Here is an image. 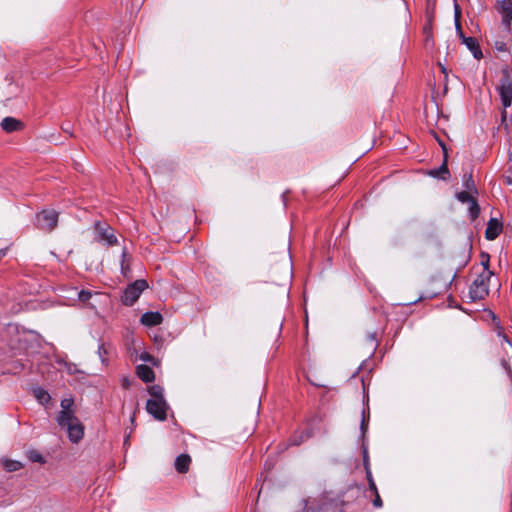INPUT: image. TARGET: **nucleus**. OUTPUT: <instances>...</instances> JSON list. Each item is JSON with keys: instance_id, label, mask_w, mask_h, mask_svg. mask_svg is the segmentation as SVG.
Instances as JSON below:
<instances>
[{"instance_id": "nucleus-1", "label": "nucleus", "mask_w": 512, "mask_h": 512, "mask_svg": "<svg viewBox=\"0 0 512 512\" xmlns=\"http://www.w3.org/2000/svg\"><path fill=\"white\" fill-rule=\"evenodd\" d=\"M492 275V271H483L473 280L469 287V298L472 302L483 300L488 296L489 281Z\"/></svg>"}, {"instance_id": "nucleus-2", "label": "nucleus", "mask_w": 512, "mask_h": 512, "mask_svg": "<svg viewBox=\"0 0 512 512\" xmlns=\"http://www.w3.org/2000/svg\"><path fill=\"white\" fill-rule=\"evenodd\" d=\"M456 277V273H454L450 278L449 277H442L441 275H436L431 278V284L434 285L433 288H428L424 292H422L419 296V298L412 303H416L420 300L424 299H433L437 297L438 295L444 293L449 289L452 282L454 281Z\"/></svg>"}, {"instance_id": "nucleus-3", "label": "nucleus", "mask_w": 512, "mask_h": 512, "mask_svg": "<svg viewBox=\"0 0 512 512\" xmlns=\"http://www.w3.org/2000/svg\"><path fill=\"white\" fill-rule=\"evenodd\" d=\"M148 287L144 279H139L129 284L122 295V302L126 306H132L140 297L141 293Z\"/></svg>"}, {"instance_id": "nucleus-4", "label": "nucleus", "mask_w": 512, "mask_h": 512, "mask_svg": "<svg viewBox=\"0 0 512 512\" xmlns=\"http://www.w3.org/2000/svg\"><path fill=\"white\" fill-rule=\"evenodd\" d=\"M497 90L503 107H510L512 104V80L508 71L503 72Z\"/></svg>"}, {"instance_id": "nucleus-5", "label": "nucleus", "mask_w": 512, "mask_h": 512, "mask_svg": "<svg viewBox=\"0 0 512 512\" xmlns=\"http://www.w3.org/2000/svg\"><path fill=\"white\" fill-rule=\"evenodd\" d=\"M58 213L55 210H43L36 215V226L51 231L57 226Z\"/></svg>"}, {"instance_id": "nucleus-6", "label": "nucleus", "mask_w": 512, "mask_h": 512, "mask_svg": "<svg viewBox=\"0 0 512 512\" xmlns=\"http://www.w3.org/2000/svg\"><path fill=\"white\" fill-rule=\"evenodd\" d=\"M337 505L329 503L326 498L319 500H304V509L302 512H336Z\"/></svg>"}, {"instance_id": "nucleus-7", "label": "nucleus", "mask_w": 512, "mask_h": 512, "mask_svg": "<svg viewBox=\"0 0 512 512\" xmlns=\"http://www.w3.org/2000/svg\"><path fill=\"white\" fill-rule=\"evenodd\" d=\"M167 409L168 405L165 400H147L146 410L156 420L164 421L167 417Z\"/></svg>"}, {"instance_id": "nucleus-8", "label": "nucleus", "mask_w": 512, "mask_h": 512, "mask_svg": "<svg viewBox=\"0 0 512 512\" xmlns=\"http://www.w3.org/2000/svg\"><path fill=\"white\" fill-rule=\"evenodd\" d=\"M95 231L97 233L98 241H105L109 246L115 245L117 243V237L115 236L114 231L110 226L97 222L95 224Z\"/></svg>"}, {"instance_id": "nucleus-9", "label": "nucleus", "mask_w": 512, "mask_h": 512, "mask_svg": "<svg viewBox=\"0 0 512 512\" xmlns=\"http://www.w3.org/2000/svg\"><path fill=\"white\" fill-rule=\"evenodd\" d=\"M503 225L497 218H491L485 230V238L487 240H495L502 232Z\"/></svg>"}, {"instance_id": "nucleus-10", "label": "nucleus", "mask_w": 512, "mask_h": 512, "mask_svg": "<svg viewBox=\"0 0 512 512\" xmlns=\"http://www.w3.org/2000/svg\"><path fill=\"white\" fill-rule=\"evenodd\" d=\"M498 11L502 16V22L505 26H510L512 21V1L502 0L498 2Z\"/></svg>"}, {"instance_id": "nucleus-11", "label": "nucleus", "mask_w": 512, "mask_h": 512, "mask_svg": "<svg viewBox=\"0 0 512 512\" xmlns=\"http://www.w3.org/2000/svg\"><path fill=\"white\" fill-rule=\"evenodd\" d=\"M163 321V316L161 313L157 311H148L145 312L140 319V322L147 326V327H153L160 325Z\"/></svg>"}, {"instance_id": "nucleus-12", "label": "nucleus", "mask_w": 512, "mask_h": 512, "mask_svg": "<svg viewBox=\"0 0 512 512\" xmlns=\"http://www.w3.org/2000/svg\"><path fill=\"white\" fill-rule=\"evenodd\" d=\"M68 437L71 442L78 443L84 436V427L79 421L68 425L67 427Z\"/></svg>"}, {"instance_id": "nucleus-13", "label": "nucleus", "mask_w": 512, "mask_h": 512, "mask_svg": "<svg viewBox=\"0 0 512 512\" xmlns=\"http://www.w3.org/2000/svg\"><path fill=\"white\" fill-rule=\"evenodd\" d=\"M77 421L78 419L75 417L73 410H61L57 416V423L62 428H65Z\"/></svg>"}, {"instance_id": "nucleus-14", "label": "nucleus", "mask_w": 512, "mask_h": 512, "mask_svg": "<svg viewBox=\"0 0 512 512\" xmlns=\"http://www.w3.org/2000/svg\"><path fill=\"white\" fill-rule=\"evenodd\" d=\"M462 43L471 51L475 59L480 60L483 57V53L475 37H466L462 40Z\"/></svg>"}, {"instance_id": "nucleus-15", "label": "nucleus", "mask_w": 512, "mask_h": 512, "mask_svg": "<svg viewBox=\"0 0 512 512\" xmlns=\"http://www.w3.org/2000/svg\"><path fill=\"white\" fill-rule=\"evenodd\" d=\"M137 376L145 383L153 382L155 379L154 371L147 365L141 364L136 367Z\"/></svg>"}, {"instance_id": "nucleus-16", "label": "nucleus", "mask_w": 512, "mask_h": 512, "mask_svg": "<svg viewBox=\"0 0 512 512\" xmlns=\"http://www.w3.org/2000/svg\"><path fill=\"white\" fill-rule=\"evenodd\" d=\"M23 126L22 122L14 117H5L1 121V127L4 131L11 133L21 129Z\"/></svg>"}, {"instance_id": "nucleus-17", "label": "nucleus", "mask_w": 512, "mask_h": 512, "mask_svg": "<svg viewBox=\"0 0 512 512\" xmlns=\"http://www.w3.org/2000/svg\"><path fill=\"white\" fill-rule=\"evenodd\" d=\"M191 458L188 454H180L175 460V469L179 473H186L189 470Z\"/></svg>"}, {"instance_id": "nucleus-18", "label": "nucleus", "mask_w": 512, "mask_h": 512, "mask_svg": "<svg viewBox=\"0 0 512 512\" xmlns=\"http://www.w3.org/2000/svg\"><path fill=\"white\" fill-rule=\"evenodd\" d=\"M428 174L434 178L447 180L450 176V172L446 163V159L439 168L430 170Z\"/></svg>"}, {"instance_id": "nucleus-19", "label": "nucleus", "mask_w": 512, "mask_h": 512, "mask_svg": "<svg viewBox=\"0 0 512 512\" xmlns=\"http://www.w3.org/2000/svg\"><path fill=\"white\" fill-rule=\"evenodd\" d=\"M33 395L41 405H47L51 400L48 391L39 386L33 388Z\"/></svg>"}, {"instance_id": "nucleus-20", "label": "nucleus", "mask_w": 512, "mask_h": 512, "mask_svg": "<svg viewBox=\"0 0 512 512\" xmlns=\"http://www.w3.org/2000/svg\"><path fill=\"white\" fill-rule=\"evenodd\" d=\"M469 204V208H468V216L470 218L471 221H474L478 218L479 214H480V206L478 204V201L477 199H473Z\"/></svg>"}, {"instance_id": "nucleus-21", "label": "nucleus", "mask_w": 512, "mask_h": 512, "mask_svg": "<svg viewBox=\"0 0 512 512\" xmlns=\"http://www.w3.org/2000/svg\"><path fill=\"white\" fill-rule=\"evenodd\" d=\"M148 392L151 395L150 399L153 400H165L164 389L160 385H152L148 388Z\"/></svg>"}, {"instance_id": "nucleus-22", "label": "nucleus", "mask_w": 512, "mask_h": 512, "mask_svg": "<svg viewBox=\"0 0 512 512\" xmlns=\"http://www.w3.org/2000/svg\"><path fill=\"white\" fill-rule=\"evenodd\" d=\"M310 438V433L307 431H303L300 434H295L289 439V444L293 446H298L303 443L305 440Z\"/></svg>"}, {"instance_id": "nucleus-23", "label": "nucleus", "mask_w": 512, "mask_h": 512, "mask_svg": "<svg viewBox=\"0 0 512 512\" xmlns=\"http://www.w3.org/2000/svg\"><path fill=\"white\" fill-rule=\"evenodd\" d=\"M463 186L466 188L467 191L473 192L474 194H478V191L475 187V183L472 177V174H465L463 177Z\"/></svg>"}, {"instance_id": "nucleus-24", "label": "nucleus", "mask_w": 512, "mask_h": 512, "mask_svg": "<svg viewBox=\"0 0 512 512\" xmlns=\"http://www.w3.org/2000/svg\"><path fill=\"white\" fill-rule=\"evenodd\" d=\"M97 354H98L101 362L103 364H107V362H108L107 356L109 354V349L105 343L102 342L99 344Z\"/></svg>"}, {"instance_id": "nucleus-25", "label": "nucleus", "mask_w": 512, "mask_h": 512, "mask_svg": "<svg viewBox=\"0 0 512 512\" xmlns=\"http://www.w3.org/2000/svg\"><path fill=\"white\" fill-rule=\"evenodd\" d=\"M456 198L461 203H470L475 199V196H473L469 191H461L456 193Z\"/></svg>"}, {"instance_id": "nucleus-26", "label": "nucleus", "mask_w": 512, "mask_h": 512, "mask_svg": "<svg viewBox=\"0 0 512 512\" xmlns=\"http://www.w3.org/2000/svg\"><path fill=\"white\" fill-rule=\"evenodd\" d=\"M368 423H369V410L366 412L365 409L362 410V419L360 423V430L362 435L364 436L367 429H368Z\"/></svg>"}, {"instance_id": "nucleus-27", "label": "nucleus", "mask_w": 512, "mask_h": 512, "mask_svg": "<svg viewBox=\"0 0 512 512\" xmlns=\"http://www.w3.org/2000/svg\"><path fill=\"white\" fill-rule=\"evenodd\" d=\"M4 467L7 471L14 472L18 471L22 467V464L19 461L5 460Z\"/></svg>"}, {"instance_id": "nucleus-28", "label": "nucleus", "mask_w": 512, "mask_h": 512, "mask_svg": "<svg viewBox=\"0 0 512 512\" xmlns=\"http://www.w3.org/2000/svg\"><path fill=\"white\" fill-rule=\"evenodd\" d=\"M92 297V292L89 290H81L78 292V300L86 303Z\"/></svg>"}, {"instance_id": "nucleus-29", "label": "nucleus", "mask_w": 512, "mask_h": 512, "mask_svg": "<svg viewBox=\"0 0 512 512\" xmlns=\"http://www.w3.org/2000/svg\"><path fill=\"white\" fill-rule=\"evenodd\" d=\"M29 458L33 462H37V463H44L45 462L44 457L40 453H38L37 451H31L30 454H29Z\"/></svg>"}, {"instance_id": "nucleus-30", "label": "nucleus", "mask_w": 512, "mask_h": 512, "mask_svg": "<svg viewBox=\"0 0 512 512\" xmlns=\"http://www.w3.org/2000/svg\"><path fill=\"white\" fill-rule=\"evenodd\" d=\"M73 404H74V400L72 398H65V399L61 400L62 410H72Z\"/></svg>"}, {"instance_id": "nucleus-31", "label": "nucleus", "mask_w": 512, "mask_h": 512, "mask_svg": "<svg viewBox=\"0 0 512 512\" xmlns=\"http://www.w3.org/2000/svg\"><path fill=\"white\" fill-rule=\"evenodd\" d=\"M363 466L365 470H368V468H370L368 450L365 446H363Z\"/></svg>"}, {"instance_id": "nucleus-32", "label": "nucleus", "mask_w": 512, "mask_h": 512, "mask_svg": "<svg viewBox=\"0 0 512 512\" xmlns=\"http://www.w3.org/2000/svg\"><path fill=\"white\" fill-rule=\"evenodd\" d=\"M140 359L144 362H148V363H154V360L155 358L149 354L148 352H142L140 354Z\"/></svg>"}, {"instance_id": "nucleus-33", "label": "nucleus", "mask_w": 512, "mask_h": 512, "mask_svg": "<svg viewBox=\"0 0 512 512\" xmlns=\"http://www.w3.org/2000/svg\"><path fill=\"white\" fill-rule=\"evenodd\" d=\"M367 341L370 342L371 346L373 349H376L377 347V343H376V333L373 332V333H368L367 334Z\"/></svg>"}, {"instance_id": "nucleus-34", "label": "nucleus", "mask_w": 512, "mask_h": 512, "mask_svg": "<svg viewBox=\"0 0 512 512\" xmlns=\"http://www.w3.org/2000/svg\"><path fill=\"white\" fill-rule=\"evenodd\" d=\"M455 26H456V31H457V34L459 36V38L461 40H463L464 38H466L467 36L464 35L463 31H462V27H461V24L460 22L456 19L455 20Z\"/></svg>"}, {"instance_id": "nucleus-35", "label": "nucleus", "mask_w": 512, "mask_h": 512, "mask_svg": "<svg viewBox=\"0 0 512 512\" xmlns=\"http://www.w3.org/2000/svg\"><path fill=\"white\" fill-rule=\"evenodd\" d=\"M374 495H375V498L373 499V506L375 508H381L383 506V502H382V499H381L379 493L374 494Z\"/></svg>"}, {"instance_id": "nucleus-36", "label": "nucleus", "mask_w": 512, "mask_h": 512, "mask_svg": "<svg viewBox=\"0 0 512 512\" xmlns=\"http://www.w3.org/2000/svg\"><path fill=\"white\" fill-rule=\"evenodd\" d=\"M502 366L506 370L510 379L512 380V369L506 360H502Z\"/></svg>"}, {"instance_id": "nucleus-37", "label": "nucleus", "mask_w": 512, "mask_h": 512, "mask_svg": "<svg viewBox=\"0 0 512 512\" xmlns=\"http://www.w3.org/2000/svg\"><path fill=\"white\" fill-rule=\"evenodd\" d=\"M368 486H369V491L372 492L373 494L379 493L374 480H370V482H368Z\"/></svg>"}, {"instance_id": "nucleus-38", "label": "nucleus", "mask_w": 512, "mask_h": 512, "mask_svg": "<svg viewBox=\"0 0 512 512\" xmlns=\"http://www.w3.org/2000/svg\"><path fill=\"white\" fill-rule=\"evenodd\" d=\"M498 336L501 337L504 342L508 343L512 347V343L510 342L508 336L505 333L499 331Z\"/></svg>"}, {"instance_id": "nucleus-39", "label": "nucleus", "mask_w": 512, "mask_h": 512, "mask_svg": "<svg viewBox=\"0 0 512 512\" xmlns=\"http://www.w3.org/2000/svg\"><path fill=\"white\" fill-rule=\"evenodd\" d=\"M126 255H127L126 248H124L123 251H122V260H121V269H122V271L125 270L124 262H125Z\"/></svg>"}, {"instance_id": "nucleus-40", "label": "nucleus", "mask_w": 512, "mask_h": 512, "mask_svg": "<svg viewBox=\"0 0 512 512\" xmlns=\"http://www.w3.org/2000/svg\"><path fill=\"white\" fill-rule=\"evenodd\" d=\"M482 265L484 267V271H490L489 270V256H486V260L482 261Z\"/></svg>"}, {"instance_id": "nucleus-41", "label": "nucleus", "mask_w": 512, "mask_h": 512, "mask_svg": "<svg viewBox=\"0 0 512 512\" xmlns=\"http://www.w3.org/2000/svg\"><path fill=\"white\" fill-rule=\"evenodd\" d=\"M367 481L370 482V480H374L371 472V468H368V470H365Z\"/></svg>"}, {"instance_id": "nucleus-42", "label": "nucleus", "mask_w": 512, "mask_h": 512, "mask_svg": "<svg viewBox=\"0 0 512 512\" xmlns=\"http://www.w3.org/2000/svg\"><path fill=\"white\" fill-rule=\"evenodd\" d=\"M350 491H355L357 493H360L362 491L361 487L360 486H356L354 488H351Z\"/></svg>"}, {"instance_id": "nucleus-43", "label": "nucleus", "mask_w": 512, "mask_h": 512, "mask_svg": "<svg viewBox=\"0 0 512 512\" xmlns=\"http://www.w3.org/2000/svg\"><path fill=\"white\" fill-rule=\"evenodd\" d=\"M281 197H282L284 205H286V193L284 192Z\"/></svg>"}, {"instance_id": "nucleus-44", "label": "nucleus", "mask_w": 512, "mask_h": 512, "mask_svg": "<svg viewBox=\"0 0 512 512\" xmlns=\"http://www.w3.org/2000/svg\"><path fill=\"white\" fill-rule=\"evenodd\" d=\"M441 66V71L446 74V68L443 66V65H440Z\"/></svg>"}, {"instance_id": "nucleus-45", "label": "nucleus", "mask_w": 512, "mask_h": 512, "mask_svg": "<svg viewBox=\"0 0 512 512\" xmlns=\"http://www.w3.org/2000/svg\"><path fill=\"white\" fill-rule=\"evenodd\" d=\"M63 130H64L65 132H67V133H70L69 127H64V126H63Z\"/></svg>"}, {"instance_id": "nucleus-46", "label": "nucleus", "mask_w": 512, "mask_h": 512, "mask_svg": "<svg viewBox=\"0 0 512 512\" xmlns=\"http://www.w3.org/2000/svg\"><path fill=\"white\" fill-rule=\"evenodd\" d=\"M5 255V250H0V257L4 256Z\"/></svg>"}, {"instance_id": "nucleus-47", "label": "nucleus", "mask_w": 512, "mask_h": 512, "mask_svg": "<svg viewBox=\"0 0 512 512\" xmlns=\"http://www.w3.org/2000/svg\"><path fill=\"white\" fill-rule=\"evenodd\" d=\"M131 422L133 423L135 421V414H133L130 418Z\"/></svg>"}]
</instances>
